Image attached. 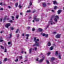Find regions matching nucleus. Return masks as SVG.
<instances>
[{"instance_id": "obj_48", "label": "nucleus", "mask_w": 64, "mask_h": 64, "mask_svg": "<svg viewBox=\"0 0 64 64\" xmlns=\"http://www.w3.org/2000/svg\"><path fill=\"white\" fill-rule=\"evenodd\" d=\"M49 26V24H48L47 25V26H46V28H48Z\"/></svg>"}, {"instance_id": "obj_5", "label": "nucleus", "mask_w": 64, "mask_h": 64, "mask_svg": "<svg viewBox=\"0 0 64 64\" xmlns=\"http://www.w3.org/2000/svg\"><path fill=\"white\" fill-rule=\"evenodd\" d=\"M33 19L34 20H35L36 22H38V21H39V18H36L34 17Z\"/></svg>"}, {"instance_id": "obj_35", "label": "nucleus", "mask_w": 64, "mask_h": 64, "mask_svg": "<svg viewBox=\"0 0 64 64\" xmlns=\"http://www.w3.org/2000/svg\"><path fill=\"white\" fill-rule=\"evenodd\" d=\"M46 62L47 63V64H49V61H48V60H46Z\"/></svg>"}, {"instance_id": "obj_17", "label": "nucleus", "mask_w": 64, "mask_h": 64, "mask_svg": "<svg viewBox=\"0 0 64 64\" xmlns=\"http://www.w3.org/2000/svg\"><path fill=\"white\" fill-rule=\"evenodd\" d=\"M38 31H39L40 32L41 31H42V29L41 28H38Z\"/></svg>"}, {"instance_id": "obj_20", "label": "nucleus", "mask_w": 64, "mask_h": 64, "mask_svg": "<svg viewBox=\"0 0 64 64\" xmlns=\"http://www.w3.org/2000/svg\"><path fill=\"white\" fill-rule=\"evenodd\" d=\"M7 59H8L7 58H4V62H5V61H7Z\"/></svg>"}, {"instance_id": "obj_57", "label": "nucleus", "mask_w": 64, "mask_h": 64, "mask_svg": "<svg viewBox=\"0 0 64 64\" xmlns=\"http://www.w3.org/2000/svg\"><path fill=\"white\" fill-rule=\"evenodd\" d=\"M52 12H54V10H52Z\"/></svg>"}, {"instance_id": "obj_63", "label": "nucleus", "mask_w": 64, "mask_h": 64, "mask_svg": "<svg viewBox=\"0 0 64 64\" xmlns=\"http://www.w3.org/2000/svg\"><path fill=\"white\" fill-rule=\"evenodd\" d=\"M42 55V53H41L40 54V55Z\"/></svg>"}, {"instance_id": "obj_2", "label": "nucleus", "mask_w": 64, "mask_h": 64, "mask_svg": "<svg viewBox=\"0 0 64 64\" xmlns=\"http://www.w3.org/2000/svg\"><path fill=\"white\" fill-rule=\"evenodd\" d=\"M39 39L36 40V38H34V41L35 42V44L33 45V47H34L35 46H39V44L37 42L39 41Z\"/></svg>"}, {"instance_id": "obj_25", "label": "nucleus", "mask_w": 64, "mask_h": 64, "mask_svg": "<svg viewBox=\"0 0 64 64\" xmlns=\"http://www.w3.org/2000/svg\"><path fill=\"white\" fill-rule=\"evenodd\" d=\"M50 52H48V53H47V56H49V55H50Z\"/></svg>"}, {"instance_id": "obj_1", "label": "nucleus", "mask_w": 64, "mask_h": 64, "mask_svg": "<svg viewBox=\"0 0 64 64\" xmlns=\"http://www.w3.org/2000/svg\"><path fill=\"white\" fill-rule=\"evenodd\" d=\"M53 18H54V20L56 22H57V20L59 19V16H52L50 18V19L49 21L51 25H52L53 24V21L52 20V19Z\"/></svg>"}, {"instance_id": "obj_4", "label": "nucleus", "mask_w": 64, "mask_h": 64, "mask_svg": "<svg viewBox=\"0 0 64 64\" xmlns=\"http://www.w3.org/2000/svg\"><path fill=\"white\" fill-rule=\"evenodd\" d=\"M44 59V58H42V59L40 60L39 61H38V58H37L36 59V61H38V62L39 63H41V62H43V60Z\"/></svg>"}, {"instance_id": "obj_49", "label": "nucleus", "mask_w": 64, "mask_h": 64, "mask_svg": "<svg viewBox=\"0 0 64 64\" xmlns=\"http://www.w3.org/2000/svg\"><path fill=\"white\" fill-rule=\"evenodd\" d=\"M27 28L28 29H30V27L28 26L27 27Z\"/></svg>"}, {"instance_id": "obj_46", "label": "nucleus", "mask_w": 64, "mask_h": 64, "mask_svg": "<svg viewBox=\"0 0 64 64\" xmlns=\"http://www.w3.org/2000/svg\"><path fill=\"white\" fill-rule=\"evenodd\" d=\"M8 8L10 9V8H11V6H8Z\"/></svg>"}, {"instance_id": "obj_58", "label": "nucleus", "mask_w": 64, "mask_h": 64, "mask_svg": "<svg viewBox=\"0 0 64 64\" xmlns=\"http://www.w3.org/2000/svg\"><path fill=\"white\" fill-rule=\"evenodd\" d=\"M10 22H12V20H10Z\"/></svg>"}, {"instance_id": "obj_8", "label": "nucleus", "mask_w": 64, "mask_h": 64, "mask_svg": "<svg viewBox=\"0 0 64 64\" xmlns=\"http://www.w3.org/2000/svg\"><path fill=\"white\" fill-rule=\"evenodd\" d=\"M42 36H45L47 38L48 37V35L47 34H42Z\"/></svg>"}, {"instance_id": "obj_23", "label": "nucleus", "mask_w": 64, "mask_h": 64, "mask_svg": "<svg viewBox=\"0 0 64 64\" xmlns=\"http://www.w3.org/2000/svg\"><path fill=\"white\" fill-rule=\"evenodd\" d=\"M29 4H30V6H31V5H32V2H30Z\"/></svg>"}, {"instance_id": "obj_6", "label": "nucleus", "mask_w": 64, "mask_h": 64, "mask_svg": "<svg viewBox=\"0 0 64 64\" xmlns=\"http://www.w3.org/2000/svg\"><path fill=\"white\" fill-rule=\"evenodd\" d=\"M61 36V34H57L56 36V38H60V36Z\"/></svg>"}, {"instance_id": "obj_9", "label": "nucleus", "mask_w": 64, "mask_h": 64, "mask_svg": "<svg viewBox=\"0 0 64 64\" xmlns=\"http://www.w3.org/2000/svg\"><path fill=\"white\" fill-rule=\"evenodd\" d=\"M62 12V10H58V14H59L61 12Z\"/></svg>"}, {"instance_id": "obj_55", "label": "nucleus", "mask_w": 64, "mask_h": 64, "mask_svg": "<svg viewBox=\"0 0 64 64\" xmlns=\"http://www.w3.org/2000/svg\"><path fill=\"white\" fill-rule=\"evenodd\" d=\"M56 46V45H55V44H53V46Z\"/></svg>"}, {"instance_id": "obj_34", "label": "nucleus", "mask_w": 64, "mask_h": 64, "mask_svg": "<svg viewBox=\"0 0 64 64\" xmlns=\"http://www.w3.org/2000/svg\"><path fill=\"white\" fill-rule=\"evenodd\" d=\"M10 36L9 37V38H10L12 36V34H10Z\"/></svg>"}, {"instance_id": "obj_27", "label": "nucleus", "mask_w": 64, "mask_h": 64, "mask_svg": "<svg viewBox=\"0 0 64 64\" xmlns=\"http://www.w3.org/2000/svg\"><path fill=\"white\" fill-rule=\"evenodd\" d=\"M30 12V10H27L26 11V12H27V13H29V12Z\"/></svg>"}, {"instance_id": "obj_13", "label": "nucleus", "mask_w": 64, "mask_h": 64, "mask_svg": "<svg viewBox=\"0 0 64 64\" xmlns=\"http://www.w3.org/2000/svg\"><path fill=\"white\" fill-rule=\"evenodd\" d=\"M50 50H52L53 49V46H52L51 47H50Z\"/></svg>"}, {"instance_id": "obj_43", "label": "nucleus", "mask_w": 64, "mask_h": 64, "mask_svg": "<svg viewBox=\"0 0 64 64\" xmlns=\"http://www.w3.org/2000/svg\"><path fill=\"white\" fill-rule=\"evenodd\" d=\"M28 61V60H25L24 61V62H27Z\"/></svg>"}, {"instance_id": "obj_52", "label": "nucleus", "mask_w": 64, "mask_h": 64, "mask_svg": "<svg viewBox=\"0 0 64 64\" xmlns=\"http://www.w3.org/2000/svg\"><path fill=\"white\" fill-rule=\"evenodd\" d=\"M22 36H24V34H22Z\"/></svg>"}, {"instance_id": "obj_60", "label": "nucleus", "mask_w": 64, "mask_h": 64, "mask_svg": "<svg viewBox=\"0 0 64 64\" xmlns=\"http://www.w3.org/2000/svg\"><path fill=\"white\" fill-rule=\"evenodd\" d=\"M43 0H40L39 1L40 2V1H43Z\"/></svg>"}, {"instance_id": "obj_11", "label": "nucleus", "mask_w": 64, "mask_h": 64, "mask_svg": "<svg viewBox=\"0 0 64 64\" xmlns=\"http://www.w3.org/2000/svg\"><path fill=\"white\" fill-rule=\"evenodd\" d=\"M51 45V43H50V42H48V46H50Z\"/></svg>"}, {"instance_id": "obj_45", "label": "nucleus", "mask_w": 64, "mask_h": 64, "mask_svg": "<svg viewBox=\"0 0 64 64\" xmlns=\"http://www.w3.org/2000/svg\"><path fill=\"white\" fill-rule=\"evenodd\" d=\"M20 59H22V56H20L19 57Z\"/></svg>"}, {"instance_id": "obj_29", "label": "nucleus", "mask_w": 64, "mask_h": 64, "mask_svg": "<svg viewBox=\"0 0 64 64\" xmlns=\"http://www.w3.org/2000/svg\"><path fill=\"white\" fill-rule=\"evenodd\" d=\"M18 61V59H16V60H14L15 62H17Z\"/></svg>"}, {"instance_id": "obj_42", "label": "nucleus", "mask_w": 64, "mask_h": 64, "mask_svg": "<svg viewBox=\"0 0 64 64\" xmlns=\"http://www.w3.org/2000/svg\"><path fill=\"white\" fill-rule=\"evenodd\" d=\"M17 37H19V34H17Z\"/></svg>"}, {"instance_id": "obj_33", "label": "nucleus", "mask_w": 64, "mask_h": 64, "mask_svg": "<svg viewBox=\"0 0 64 64\" xmlns=\"http://www.w3.org/2000/svg\"><path fill=\"white\" fill-rule=\"evenodd\" d=\"M36 12V10H33L32 12V13H34V12Z\"/></svg>"}, {"instance_id": "obj_15", "label": "nucleus", "mask_w": 64, "mask_h": 64, "mask_svg": "<svg viewBox=\"0 0 64 64\" xmlns=\"http://www.w3.org/2000/svg\"><path fill=\"white\" fill-rule=\"evenodd\" d=\"M32 50V48H31L29 50V53L30 54H31V51Z\"/></svg>"}, {"instance_id": "obj_54", "label": "nucleus", "mask_w": 64, "mask_h": 64, "mask_svg": "<svg viewBox=\"0 0 64 64\" xmlns=\"http://www.w3.org/2000/svg\"><path fill=\"white\" fill-rule=\"evenodd\" d=\"M32 18V17H31L30 16L29 17V19H31Z\"/></svg>"}, {"instance_id": "obj_10", "label": "nucleus", "mask_w": 64, "mask_h": 64, "mask_svg": "<svg viewBox=\"0 0 64 64\" xmlns=\"http://www.w3.org/2000/svg\"><path fill=\"white\" fill-rule=\"evenodd\" d=\"M54 4H57V2H56V1H53Z\"/></svg>"}, {"instance_id": "obj_41", "label": "nucleus", "mask_w": 64, "mask_h": 64, "mask_svg": "<svg viewBox=\"0 0 64 64\" xmlns=\"http://www.w3.org/2000/svg\"><path fill=\"white\" fill-rule=\"evenodd\" d=\"M53 34H56V32H53Z\"/></svg>"}, {"instance_id": "obj_39", "label": "nucleus", "mask_w": 64, "mask_h": 64, "mask_svg": "<svg viewBox=\"0 0 64 64\" xmlns=\"http://www.w3.org/2000/svg\"><path fill=\"white\" fill-rule=\"evenodd\" d=\"M10 29H11V30H14V28L13 27H11L10 28Z\"/></svg>"}, {"instance_id": "obj_62", "label": "nucleus", "mask_w": 64, "mask_h": 64, "mask_svg": "<svg viewBox=\"0 0 64 64\" xmlns=\"http://www.w3.org/2000/svg\"><path fill=\"white\" fill-rule=\"evenodd\" d=\"M53 24H55V22H53Z\"/></svg>"}, {"instance_id": "obj_28", "label": "nucleus", "mask_w": 64, "mask_h": 64, "mask_svg": "<svg viewBox=\"0 0 64 64\" xmlns=\"http://www.w3.org/2000/svg\"><path fill=\"white\" fill-rule=\"evenodd\" d=\"M6 51H7V49H6V48H5L4 51V52H6Z\"/></svg>"}, {"instance_id": "obj_3", "label": "nucleus", "mask_w": 64, "mask_h": 64, "mask_svg": "<svg viewBox=\"0 0 64 64\" xmlns=\"http://www.w3.org/2000/svg\"><path fill=\"white\" fill-rule=\"evenodd\" d=\"M55 55H58L59 58L60 59H61V54H60V53H59L58 54V52L57 51H56V53L55 54Z\"/></svg>"}, {"instance_id": "obj_12", "label": "nucleus", "mask_w": 64, "mask_h": 64, "mask_svg": "<svg viewBox=\"0 0 64 64\" xmlns=\"http://www.w3.org/2000/svg\"><path fill=\"white\" fill-rule=\"evenodd\" d=\"M42 6H43V7H45V6H46V4H45V3H42Z\"/></svg>"}, {"instance_id": "obj_37", "label": "nucleus", "mask_w": 64, "mask_h": 64, "mask_svg": "<svg viewBox=\"0 0 64 64\" xmlns=\"http://www.w3.org/2000/svg\"><path fill=\"white\" fill-rule=\"evenodd\" d=\"M0 5H1V6H2V5H3V4H2V2H1L0 3Z\"/></svg>"}, {"instance_id": "obj_47", "label": "nucleus", "mask_w": 64, "mask_h": 64, "mask_svg": "<svg viewBox=\"0 0 64 64\" xmlns=\"http://www.w3.org/2000/svg\"><path fill=\"white\" fill-rule=\"evenodd\" d=\"M0 10H3V8H1L0 9Z\"/></svg>"}, {"instance_id": "obj_59", "label": "nucleus", "mask_w": 64, "mask_h": 64, "mask_svg": "<svg viewBox=\"0 0 64 64\" xmlns=\"http://www.w3.org/2000/svg\"><path fill=\"white\" fill-rule=\"evenodd\" d=\"M2 64V62L0 61V64Z\"/></svg>"}, {"instance_id": "obj_31", "label": "nucleus", "mask_w": 64, "mask_h": 64, "mask_svg": "<svg viewBox=\"0 0 64 64\" xmlns=\"http://www.w3.org/2000/svg\"><path fill=\"white\" fill-rule=\"evenodd\" d=\"M34 49L35 50H37V47L34 48Z\"/></svg>"}, {"instance_id": "obj_16", "label": "nucleus", "mask_w": 64, "mask_h": 64, "mask_svg": "<svg viewBox=\"0 0 64 64\" xmlns=\"http://www.w3.org/2000/svg\"><path fill=\"white\" fill-rule=\"evenodd\" d=\"M6 17H7V16H5L4 18V22H5V20H6Z\"/></svg>"}, {"instance_id": "obj_21", "label": "nucleus", "mask_w": 64, "mask_h": 64, "mask_svg": "<svg viewBox=\"0 0 64 64\" xmlns=\"http://www.w3.org/2000/svg\"><path fill=\"white\" fill-rule=\"evenodd\" d=\"M0 47L2 49H4V47L2 46H0Z\"/></svg>"}, {"instance_id": "obj_40", "label": "nucleus", "mask_w": 64, "mask_h": 64, "mask_svg": "<svg viewBox=\"0 0 64 64\" xmlns=\"http://www.w3.org/2000/svg\"><path fill=\"white\" fill-rule=\"evenodd\" d=\"M57 7L56 6H55V7H54V9H56L57 8Z\"/></svg>"}, {"instance_id": "obj_22", "label": "nucleus", "mask_w": 64, "mask_h": 64, "mask_svg": "<svg viewBox=\"0 0 64 64\" xmlns=\"http://www.w3.org/2000/svg\"><path fill=\"white\" fill-rule=\"evenodd\" d=\"M15 6L16 7H17L18 6V3H16L15 4Z\"/></svg>"}, {"instance_id": "obj_50", "label": "nucleus", "mask_w": 64, "mask_h": 64, "mask_svg": "<svg viewBox=\"0 0 64 64\" xmlns=\"http://www.w3.org/2000/svg\"><path fill=\"white\" fill-rule=\"evenodd\" d=\"M23 53V50H22L21 52V53Z\"/></svg>"}, {"instance_id": "obj_64", "label": "nucleus", "mask_w": 64, "mask_h": 64, "mask_svg": "<svg viewBox=\"0 0 64 64\" xmlns=\"http://www.w3.org/2000/svg\"><path fill=\"white\" fill-rule=\"evenodd\" d=\"M63 9H64V7L63 8Z\"/></svg>"}, {"instance_id": "obj_53", "label": "nucleus", "mask_w": 64, "mask_h": 64, "mask_svg": "<svg viewBox=\"0 0 64 64\" xmlns=\"http://www.w3.org/2000/svg\"><path fill=\"white\" fill-rule=\"evenodd\" d=\"M2 33H3V31H1L0 32V33L2 34Z\"/></svg>"}, {"instance_id": "obj_19", "label": "nucleus", "mask_w": 64, "mask_h": 64, "mask_svg": "<svg viewBox=\"0 0 64 64\" xmlns=\"http://www.w3.org/2000/svg\"><path fill=\"white\" fill-rule=\"evenodd\" d=\"M18 7L20 8H22V6H21V4H20L19 5Z\"/></svg>"}, {"instance_id": "obj_36", "label": "nucleus", "mask_w": 64, "mask_h": 64, "mask_svg": "<svg viewBox=\"0 0 64 64\" xmlns=\"http://www.w3.org/2000/svg\"><path fill=\"white\" fill-rule=\"evenodd\" d=\"M11 17L12 18L13 20H14V16H11Z\"/></svg>"}, {"instance_id": "obj_44", "label": "nucleus", "mask_w": 64, "mask_h": 64, "mask_svg": "<svg viewBox=\"0 0 64 64\" xmlns=\"http://www.w3.org/2000/svg\"><path fill=\"white\" fill-rule=\"evenodd\" d=\"M2 18H0V22H2Z\"/></svg>"}, {"instance_id": "obj_32", "label": "nucleus", "mask_w": 64, "mask_h": 64, "mask_svg": "<svg viewBox=\"0 0 64 64\" xmlns=\"http://www.w3.org/2000/svg\"><path fill=\"white\" fill-rule=\"evenodd\" d=\"M3 41H4L3 40L1 39L0 40V42H3Z\"/></svg>"}, {"instance_id": "obj_24", "label": "nucleus", "mask_w": 64, "mask_h": 64, "mask_svg": "<svg viewBox=\"0 0 64 64\" xmlns=\"http://www.w3.org/2000/svg\"><path fill=\"white\" fill-rule=\"evenodd\" d=\"M18 17H19V16L18 15L16 16V19H18Z\"/></svg>"}, {"instance_id": "obj_14", "label": "nucleus", "mask_w": 64, "mask_h": 64, "mask_svg": "<svg viewBox=\"0 0 64 64\" xmlns=\"http://www.w3.org/2000/svg\"><path fill=\"white\" fill-rule=\"evenodd\" d=\"M26 36H27L26 38V39H28V36H29V34H26Z\"/></svg>"}, {"instance_id": "obj_26", "label": "nucleus", "mask_w": 64, "mask_h": 64, "mask_svg": "<svg viewBox=\"0 0 64 64\" xmlns=\"http://www.w3.org/2000/svg\"><path fill=\"white\" fill-rule=\"evenodd\" d=\"M32 31H34L35 30V28H32Z\"/></svg>"}, {"instance_id": "obj_38", "label": "nucleus", "mask_w": 64, "mask_h": 64, "mask_svg": "<svg viewBox=\"0 0 64 64\" xmlns=\"http://www.w3.org/2000/svg\"><path fill=\"white\" fill-rule=\"evenodd\" d=\"M8 45H9L11 44V42H8Z\"/></svg>"}, {"instance_id": "obj_18", "label": "nucleus", "mask_w": 64, "mask_h": 64, "mask_svg": "<svg viewBox=\"0 0 64 64\" xmlns=\"http://www.w3.org/2000/svg\"><path fill=\"white\" fill-rule=\"evenodd\" d=\"M18 31H19V29H17V30H16V31L15 32H16V33H18Z\"/></svg>"}, {"instance_id": "obj_51", "label": "nucleus", "mask_w": 64, "mask_h": 64, "mask_svg": "<svg viewBox=\"0 0 64 64\" xmlns=\"http://www.w3.org/2000/svg\"><path fill=\"white\" fill-rule=\"evenodd\" d=\"M6 5V4H2V5Z\"/></svg>"}, {"instance_id": "obj_61", "label": "nucleus", "mask_w": 64, "mask_h": 64, "mask_svg": "<svg viewBox=\"0 0 64 64\" xmlns=\"http://www.w3.org/2000/svg\"><path fill=\"white\" fill-rule=\"evenodd\" d=\"M20 15H22V13H20Z\"/></svg>"}, {"instance_id": "obj_7", "label": "nucleus", "mask_w": 64, "mask_h": 64, "mask_svg": "<svg viewBox=\"0 0 64 64\" xmlns=\"http://www.w3.org/2000/svg\"><path fill=\"white\" fill-rule=\"evenodd\" d=\"M10 26V23L7 24L5 25V26L6 28H8Z\"/></svg>"}, {"instance_id": "obj_56", "label": "nucleus", "mask_w": 64, "mask_h": 64, "mask_svg": "<svg viewBox=\"0 0 64 64\" xmlns=\"http://www.w3.org/2000/svg\"><path fill=\"white\" fill-rule=\"evenodd\" d=\"M35 20H32V22H34V21Z\"/></svg>"}, {"instance_id": "obj_30", "label": "nucleus", "mask_w": 64, "mask_h": 64, "mask_svg": "<svg viewBox=\"0 0 64 64\" xmlns=\"http://www.w3.org/2000/svg\"><path fill=\"white\" fill-rule=\"evenodd\" d=\"M51 59L52 60H54V59H55V58H51Z\"/></svg>"}]
</instances>
